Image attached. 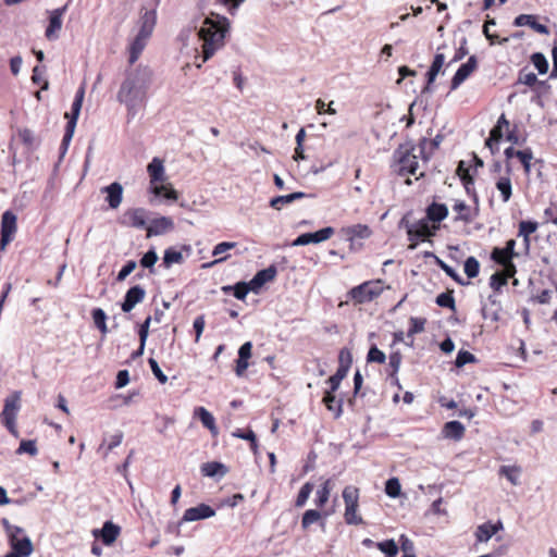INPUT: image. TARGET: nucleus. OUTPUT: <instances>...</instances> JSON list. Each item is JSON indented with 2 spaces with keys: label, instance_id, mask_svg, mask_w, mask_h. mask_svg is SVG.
Here are the masks:
<instances>
[{
  "label": "nucleus",
  "instance_id": "f257e3e1",
  "mask_svg": "<svg viewBox=\"0 0 557 557\" xmlns=\"http://www.w3.org/2000/svg\"><path fill=\"white\" fill-rule=\"evenodd\" d=\"M152 75V71L145 65L125 71V77L116 94V99L126 107L128 122L145 107Z\"/></svg>",
  "mask_w": 557,
  "mask_h": 557
},
{
  "label": "nucleus",
  "instance_id": "f03ea898",
  "mask_svg": "<svg viewBox=\"0 0 557 557\" xmlns=\"http://www.w3.org/2000/svg\"><path fill=\"white\" fill-rule=\"evenodd\" d=\"M228 27V20L221 15H212L203 20L198 30L199 39L202 41V62L208 61L223 46Z\"/></svg>",
  "mask_w": 557,
  "mask_h": 557
},
{
  "label": "nucleus",
  "instance_id": "7ed1b4c3",
  "mask_svg": "<svg viewBox=\"0 0 557 557\" xmlns=\"http://www.w3.org/2000/svg\"><path fill=\"white\" fill-rule=\"evenodd\" d=\"M157 23V13L154 9H143L138 20V33L129 45L128 62L133 65L145 49L149 38L152 35Z\"/></svg>",
  "mask_w": 557,
  "mask_h": 557
},
{
  "label": "nucleus",
  "instance_id": "20e7f679",
  "mask_svg": "<svg viewBox=\"0 0 557 557\" xmlns=\"http://www.w3.org/2000/svg\"><path fill=\"white\" fill-rule=\"evenodd\" d=\"M147 172L150 176V183L152 185L151 191L156 196H162L169 200H177L178 194L171 186V184L157 185V183L164 181V165L163 161L159 158H153L147 166Z\"/></svg>",
  "mask_w": 557,
  "mask_h": 557
},
{
  "label": "nucleus",
  "instance_id": "39448f33",
  "mask_svg": "<svg viewBox=\"0 0 557 557\" xmlns=\"http://www.w3.org/2000/svg\"><path fill=\"white\" fill-rule=\"evenodd\" d=\"M1 524L12 548L11 552L30 556L34 552V546L30 539L25 534L24 529L11 524L7 518L1 520Z\"/></svg>",
  "mask_w": 557,
  "mask_h": 557
},
{
  "label": "nucleus",
  "instance_id": "423d86ee",
  "mask_svg": "<svg viewBox=\"0 0 557 557\" xmlns=\"http://www.w3.org/2000/svg\"><path fill=\"white\" fill-rule=\"evenodd\" d=\"M421 156L418 148L407 143L400 145L393 154L395 162L398 164L396 170L399 175H414L418 169V158Z\"/></svg>",
  "mask_w": 557,
  "mask_h": 557
},
{
  "label": "nucleus",
  "instance_id": "0eeeda50",
  "mask_svg": "<svg viewBox=\"0 0 557 557\" xmlns=\"http://www.w3.org/2000/svg\"><path fill=\"white\" fill-rule=\"evenodd\" d=\"M21 392L16 391L4 399V406L0 413L2 424L14 436H18L16 417L21 408Z\"/></svg>",
  "mask_w": 557,
  "mask_h": 557
},
{
  "label": "nucleus",
  "instance_id": "6e6552de",
  "mask_svg": "<svg viewBox=\"0 0 557 557\" xmlns=\"http://www.w3.org/2000/svg\"><path fill=\"white\" fill-rule=\"evenodd\" d=\"M84 96H85V90L83 87H81L75 95L74 101L72 103L71 112L65 113L67 123H66V127H65V133L62 138V143H61L62 153L66 152L70 141L73 138L75 127L77 124V120H78V116H79V113L82 110Z\"/></svg>",
  "mask_w": 557,
  "mask_h": 557
},
{
  "label": "nucleus",
  "instance_id": "1a4fd4ad",
  "mask_svg": "<svg viewBox=\"0 0 557 557\" xmlns=\"http://www.w3.org/2000/svg\"><path fill=\"white\" fill-rule=\"evenodd\" d=\"M383 292L382 281H368L350 289L349 296L357 304H364L379 297Z\"/></svg>",
  "mask_w": 557,
  "mask_h": 557
},
{
  "label": "nucleus",
  "instance_id": "9d476101",
  "mask_svg": "<svg viewBox=\"0 0 557 557\" xmlns=\"http://www.w3.org/2000/svg\"><path fill=\"white\" fill-rule=\"evenodd\" d=\"M430 220L428 218L421 219L412 225H407V235L408 239L411 242L409 246L410 249H416L417 242L419 239L423 240L428 237H432L435 235L438 226H431L429 223Z\"/></svg>",
  "mask_w": 557,
  "mask_h": 557
},
{
  "label": "nucleus",
  "instance_id": "9b49d317",
  "mask_svg": "<svg viewBox=\"0 0 557 557\" xmlns=\"http://www.w3.org/2000/svg\"><path fill=\"white\" fill-rule=\"evenodd\" d=\"M15 232L16 215L12 211L3 212L1 216L0 250H4L7 245L13 240Z\"/></svg>",
  "mask_w": 557,
  "mask_h": 557
},
{
  "label": "nucleus",
  "instance_id": "f8f14e48",
  "mask_svg": "<svg viewBox=\"0 0 557 557\" xmlns=\"http://www.w3.org/2000/svg\"><path fill=\"white\" fill-rule=\"evenodd\" d=\"M335 233L334 228L331 226L321 228L313 233H304L300 234L293 243V246H305L309 244H319L324 240H327Z\"/></svg>",
  "mask_w": 557,
  "mask_h": 557
},
{
  "label": "nucleus",
  "instance_id": "ddd939ff",
  "mask_svg": "<svg viewBox=\"0 0 557 557\" xmlns=\"http://www.w3.org/2000/svg\"><path fill=\"white\" fill-rule=\"evenodd\" d=\"M478 59L475 55H471L468 61L459 66L450 83V90L457 89L476 69Z\"/></svg>",
  "mask_w": 557,
  "mask_h": 557
},
{
  "label": "nucleus",
  "instance_id": "4468645a",
  "mask_svg": "<svg viewBox=\"0 0 557 557\" xmlns=\"http://www.w3.org/2000/svg\"><path fill=\"white\" fill-rule=\"evenodd\" d=\"M67 10V4L63 5L62 8H58L55 10H52L50 12L49 16V25L46 28V37L49 40H54L59 37L58 33L61 30L62 27V17L64 13Z\"/></svg>",
  "mask_w": 557,
  "mask_h": 557
},
{
  "label": "nucleus",
  "instance_id": "2eb2a0df",
  "mask_svg": "<svg viewBox=\"0 0 557 557\" xmlns=\"http://www.w3.org/2000/svg\"><path fill=\"white\" fill-rule=\"evenodd\" d=\"M214 515L215 510L212 507L206 504H200L196 507L186 509L180 523L207 519L213 517Z\"/></svg>",
  "mask_w": 557,
  "mask_h": 557
},
{
  "label": "nucleus",
  "instance_id": "dca6fc26",
  "mask_svg": "<svg viewBox=\"0 0 557 557\" xmlns=\"http://www.w3.org/2000/svg\"><path fill=\"white\" fill-rule=\"evenodd\" d=\"M146 296V290L140 285H135L131 287L124 297V300L121 305L123 312H131L134 307L141 302Z\"/></svg>",
  "mask_w": 557,
  "mask_h": 557
},
{
  "label": "nucleus",
  "instance_id": "f3484780",
  "mask_svg": "<svg viewBox=\"0 0 557 557\" xmlns=\"http://www.w3.org/2000/svg\"><path fill=\"white\" fill-rule=\"evenodd\" d=\"M513 25L517 27L529 26L533 30L542 35H548L549 29L546 25L537 22V16L533 14H520L513 20Z\"/></svg>",
  "mask_w": 557,
  "mask_h": 557
},
{
  "label": "nucleus",
  "instance_id": "a211bd4d",
  "mask_svg": "<svg viewBox=\"0 0 557 557\" xmlns=\"http://www.w3.org/2000/svg\"><path fill=\"white\" fill-rule=\"evenodd\" d=\"M275 275L276 268L274 265L258 271L249 282L251 290L257 293L265 283L274 280Z\"/></svg>",
  "mask_w": 557,
  "mask_h": 557
},
{
  "label": "nucleus",
  "instance_id": "6ab92c4d",
  "mask_svg": "<svg viewBox=\"0 0 557 557\" xmlns=\"http://www.w3.org/2000/svg\"><path fill=\"white\" fill-rule=\"evenodd\" d=\"M174 227V222L171 218L161 216L151 221L147 226V237L162 235Z\"/></svg>",
  "mask_w": 557,
  "mask_h": 557
},
{
  "label": "nucleus",
  "instance_id": "aec40b11",
  "mask_svg": "<svg viewBox=\"0 0 557 557\" xmlns=\"http://www.w3.org/2000/svg\"><path fill=\"white\" fill-rule=\"evenodd\" d=\"M102 193L107 194V202L111 209H116L120 207L123 199V186L114 182L101 189Z\"/></svg>",
  "mask_w": 557,
  "mask_h": 557
},
{
  "label": "nucleus",
  "instance_id": "412c9836",
  "mask_svg": "<svg viewBox=\"0 0 557 557\" xmlns=\"http://www.w3.org/2000/svg\"><path fill=\"white\" fill-rule=\"evenodd\" d=\"M453 210L457 212V215L455 216V221H462L465 223H470L474 220V218L478 215V208L472 210L470 206H468L462 200H456Z\"/></svg>",
  "mask_w": 557,
  "mask_h": 557
},
{
  "label": "nucleus",
  "instance_id": "4be33fe9",
  "mask_svg": "<svg viewBox=\"0 0 557 557\" xmlns=\"http://www.w3.org/2000/svg\"><path fill=\"white\" fill-rule=\"evenodd\" d=\"M120 534V527L111 521H106L101 530H95L94 535L101 536L103 544L111 545Z\"/></svg>",
  "mask_w": 557,
  "mask_h": 557
},
{
  "label": "nucleus",
  "instance_id": "5701e85b",
  "mask_svg": "<svg viewBox=\"0 0 557 557\" xmlns=\"http://www.w3.org/2000/svg\"><path fill=\"white\" fill-rule=\"evenodd\" d=\"M444 139L442 134H437L433 139L422 138L419 143L418 150L424 160H429L435 149L440 147Z\"/></svg>",
  "mask_w": 557,
  "mask_h": 557
},
{
  "label": "nucleus",
  "instance_id": "b1692460",
  "mask_svg": "<svg viewBox=\"0 0 557 557\" xmlns=\"http://www.w3.org/2000/svg\"><path fill=\"white\" fill-rule=\"evenodd\" d=\"M124 216L128 219L129 226L144 228L147 225V211L144 208L131 209L125 212Z\"/></svg>",
  "mask_w": 557,
  "mask_h": 557
},
{
  "label": "nucleus",
  "instance_id": "393cba45",
  "mask_svg": "<svg viewBox=\"0 0 557 557\" xmlns=\"http://www.w3.org/2000/svg\"><path fill=\"white\" fill-rule=\"evenodd\" d=\"M447 215H448V208L444 203L432 202L426 208V218H428V220H430L432 222L440 223L443 220H445L447 218Z\"/></svg>",
  "mask_w": 557,
  "mask_h": 557
},
{
  "label": "nucleus",
  "instance_id": "a878e982",
  "mask_svg": "<svg viewBox=\"0 0 557 557\" xmlns=\"http://www.w3.org/2000/svg\"><path fill=\"white\" fill-rule=\"evenodd\" d=\"M502 528L503 524L500 522H498L497 524L485 522L479 525L475 531L478 542H487Z\"/></svg>",
  "mask_w": 557,
  "mask_h": 557
},
{
  "label": "nucleus",
  "instance_id": "bb28decb",
  "mask_svg": "<svg viewBox=\"0 0 557 557\" xmlns=\"http://www.w3.org/2000/svg\"><path fill=\"white\" fill-rule=\"evenodd\" d=\"M443 434L447 438L460 440L465 434V426L459 421H449L444 424Z\"/></svg>",
  "mask_w": 557,
  "mask_h": 557
},
{
  "label": "nucleus",
  "instance_id": "cd10ccee",
  "mask_svg": "<svg viewBox=\"0 0 557 557\" xmlns=\"http://www.w3.org/2000/svg\"><path fill=\"white\" fill-rule=\"evenodd\" d=\"M195 416L199 418V420L201 421L202 425L205 428H207L208 430H210V432L213 435L218 434V428L215 425V420H214V417L212 416L211 412H209L203 407H197L195 409Z\"/></svg>",
  "mask_w": 557,
  "mask_h": 557
},
{
  "label": "nucleus",
  "instance_id": "c85d7f7f",
  "mask_svg": "<svg viewBox=\"0 0 557 557\" xmlns=\"http://www.w3.org/2000/svg\"><path fill=\"white\" fill-rule=\"evenodd\" d=\"M201 472L206 476H224L227 473L225 465L218 461L206 462L201 466Z\"/></svg>",
  "mask_w": 557,
  "mask_h": 557
},
{
  "label": "nucleus",
  "instance_id": "c756f323",
  "mask_svg": "<svg viewBox=\"0 0 557 557\" xmlns=\"http://www.w3.org/2000/svg\"><path fill=\"white\" fill-rule=\"evenodd\" d=\"M345 234L351 240L354 238H368L371 235V230L366 224H355L344 230Z\"/></svg>",
  "mask_w": 557,
  "mask_h": 557
},
{
  "label": "nucleus",
  "instance_id": "7c9ffc66",
  "mask_svg": "<svg viewBox=\"0 0 557 557\" xmlns=\"http://www.w3.org/2000/svg\"><path fill=\"white\" fill-rule=\"evenodd\" d=\"M503 136H504V128L496 124L491 129L490 136L485 141V146L490 148V150L493 154L498 150L497 145L502 140Z\"/></svg>",
  "mask_w": 557,
  "mask_h": 557
},
{
  "label": "nucleus",
  "instance_id": "2f4dec72",
  "mask_svg": "<svg viewBox=\"0 0 557 557\" xmlns=\"http://www.w3.org/2000/svg\"><path fill=\"white\" fill-rule=\"evenodd\" d=\"M183 262H184V257L181 251L176 250L173 247H170L164 250V255L162 258V264L164 265V268L169 269L174 263L181 264Z\"/></svg>",
  "mask_w": 557,
  "mask_h": 557
},
{
  "label": "nucleus",
  "instance_id": "473e14b6",
  "mask_svg": "<svg viewBox=\"0 0 557 557\" xmlns=\"http://www.w3.org/2000/svg\"><path fill=\"white\" fill-rule=\"evenodd\" d=\"M358 507L359 504L345 506L344 519L347 524L358 525L363 523L362 517L358 515Z\"/></svg>",
  "mask_w": 557,
  "mask_h": 557
},
{
  "label": "nucleus",
  "instance_id": "72a5a7b5",
  "mask_svg": "<svg viewBox=\"0 0 557 557\" xmlns=\"http://www.w3.org/2000/svg\"><path fill=\"white\" fill-rule=\"evenodd\" d=\"M521 468L518 466H502L499 468V474L505 476L512 485H519V475Z\"/></svg>",
  "mask_w": 557,
  "mask_h": 557
},
{
  "label": "nucleus",
  "instance_id": "f704fd0d",
  "mask_svg": "<svg viewBox=\"0 0 557 557\" xmlns=\"http://www.w3.org/2000/svg\"><path fill=\"white\" fill-rule=\"evenodd\" d=\"M457 173L463 183V186L467 190V193H470V187L474 184V180L472 175L470 174V169L466 166L465 161H460L457 168Z\"/></svg>",
  "mask_w": 557,
  "mask_h": 557
},
{
  "label": "nucleus",
  "instance_id": "c9c22d12",
  "mask_svg": "<svg viewBox=\"0 0 557 557\" xmlns=\"http://www.w3.org/2000/svg\"><path fill=\"white\" fill-rule=\"evenodd\" d=\"M323 403L326 408L335 412V417L338 418L342 414V400L336 401L335 395L332 392H325L323 396Z\"/></svg>",
  "mask_w": 557,
  "mask_h": 557
},
{
  "label": "nucleus",
  "instance_id": "e433bc0d",
  "mask_svg": "<svg viewBox=\"0 0 557 557\" xmlns=\"http://www.w3.org/2000/svg\"><path fill=\"white\" fill-rule=\"evenodd\" d=\"M496 188L499 190L503 201H509L512 195V186L509 177H500L496 183Z\"/></svg>",
  "mask_w": 557,
  "mask_h": 557
},
{
  "label": "nucleus",
  "instance_id": "4c0bfd02",
  "mask_svg": "<svg viewBox=\"0 0 557 557\" xmlns=\"http://www.w3.org/2000/svg\"><path fill=\"white\" fill-rule=\"evenodd\" d=\"M344 354H345V349H342L339 352V367L337 368V370L334 374L341 381H343L346 377V375L349 371L350 364H351L350 352H347V362L346 363L344 361Z\"/></svg>",
  "mask_w": 557,
  "mask_h": 557
},
{
  "label": "nucleus",
  "instance_id": "58836bf2",
  "mask_svg": "<svg viewBox=\"0 0 557 557\" xmlns=\"http://www.w3.org/2000/svg\"><path fill=\"white\" fill-rule=\"evenodd\" d=\"M531 62L537 70L539 74L543 75L547 73L549 67L548 61L542 52H534L531 55Z\"/></svg>",
  "mask_w": 557,
  "mask_h": 557
},
{
  "label": "nucleus",
  "instance_id": "ea45409f",
  "mask_svg": "<svg viewBox=\"0 0 557 557\" xmlns=\"http://www.w3.org/2000/svg\"><path fill=\"white\" fill-rule=\"evenodd\" d=\"M343 499L345 506L359 504V490L352 485H348L343 490Z\"/></svg>",
  "mask_w": 557,
  "mask_h": 557
},
{
  "label": "nucleus",
  "instance_id": "a19ab883",
  "mask_svg": "<svg viewBox=\"0 0 557 557\" xmlns=\"http://www.w3.org/2000/svg\"><path fill=\"white\" fill-rule=\"evenodd\" d=\"M330 493H331V480H326L317 492L315 505L318 507H323L329 500Z\"/></svg>",
  "mask_w": 557,
  "mask_h": 557
},
{
  "label": "nucleus",
  "instance_id": "79ce46f5",
  "mask_svg": "<svg viewBox=\"0 0 557 557\" xmlns=\"http://www.w3.org/2000/svg\"><path fill=\"white\" fill-rule=\"evenodd\" d=\"M463 270L469 278H474L480 272V263L474 257H468L465 261Z\"/></svg>",
  "mask_w": 557,
  "mask_h": 557
},
{
  "label": "nucleus",
  "instance_id": "37998d69",
  "mask_svg": "<svg viewBox=\"0 0 557 557\" xmlns=\"http://www.w3.org/2000/svg\"><path fill=\"white\" fill-rule=\"evenodd\" d=\"M376 546L386 557H395L398 553V546L394 540L380 542Z\"/></svg>",
  "mask_w": 557,
  "mask_h": 557
},
{
  "label": "nucleus",
  "instance_id": "c03bdc74",
  "mask_svg": "<svg viewBox=\"0 0 557 557\" xmlns=\"http://www.w3.org/2000/svg\"><path fill=\"white\" fill-rule=\"evenodd\" d=\"M436 305L443 308H448L451 310L456 309L455 298L453 296V292L441 293L435 300Z\"/></svg>",
  "mask_w": 557,
  "mask_h": 557
},
{
  "label": "nucleus",
  "instance_id": "a18cd8bd",
  "mask_svg": "<svg viewBox=\"0 0 557 557\" xmlns=\"http://www.w3.org/2000/svg\"><path fill=\"white\" fill-rule=\"evenodd\" d=\"M312 490H313V484L312 483H310V482L305 483L301 486V488H300V491H299V493L297 495V498H296V502H295V506L296 507L305 506V504L307 503L310 494L312 493Z\"/></svg>",
  "mask_w": 557,
  "mask_h": 557
},
{
  "label": "nucleus",
  "instance_id": "49530a36",
  "mask_svg": "<svg viewBox=\"0 0 557 557\" xmlns=\"http://www.w3.org/2000/svg\"><path fill=\"white\" fill-rule=\"evenodd\" d=\"M92 319L95 322V325L100 330L102 334H106L108 332V327L106 324V312L101 308H96L92 310Z\"/></svg>",
  "mask_w": 557,
  "mask_h": 557
},
{
  "label": "nucleus",
  "instance_id": "de8ad7c7",
  "mask_svg": "<svg viewBox=\"0 0 557 557\" xmlns=\"http://www.w3.org/2000/svg\"><path fill=\"white\" fill-rule=\"evenodd\" d=\"M401 491V486L399 480L397 478H391L385 483V493L392 497L396 498L399 496Z\"/></svg>",
  "mask_w": 557,
  "mask_h": 557
},
{
  "label": "nucleus",
  "instance_id": "09e8293b",
  "mask_svg": "<svg viewBox=\"0 0 557 557\" xmlns=\"http://www.w3.org/2000/svg\"><path fill=\"white\" fill-rule=\"evenodd\" d=\"M320 519H321V513L318 510L309 509L302 516L301 527L304 529H307L311 524L318 522Z\"/></svg>",
  "mask_w": 557,
  "mask_h": 557
},
{
  "label": "nucleus",
  "instance_id": "8fccbe9b",
  "mask_svg": "<svg viewBox=\"0 0 557 557\" xmlns=\"http://www.w3.org/2000/svg\"><path fill=\"white\" fill-rule=\"evenodd\" d=\"M158 261V255L154 249H149L140 259V265L153 272V265Z\"/></svg>",
  "mask_w": 557,
  "mask_h": 557
},
{
  "label": "nucleus",
  "instance_id": "3c124183",
  "mask_svg": "<svg viewBox=\"0 0 557 557\" xmlns=\"http://www.w3.org/2000/svg\"><path fill=\"white\" fill-rule=\"evenodd\" d=\"M517 158L522 163L524 172L529 174L531 171V160L533 159L532 150L527 148L524 150L518 151Z\"/></svg>",
  "mask_w": 557,
  "mask_h": 557
},
{
  "label": "nucleus",
  "instance_id": "603ef678",
  "mask_svg": "<svg viewBox=\"0 0 557 557\" xmlns=\"http://www.w3.org/2000/svg\"><path fill=\"white\" fill-rule=\"evenodd\" d=\"M368 362L384 363L386 361V355L380 350L375 345H372L367 355Z\"/></svg>",
  "mask_w": 557,
  "mask_h": 557
},
{
  "label": "nucleus",
  "instance_id": "864d4df0",
  "mask_svg": "<svg viewBox=\"0 0 557 557\" xmlns=\"http://www.w3.org/2000/svg\"><path fill=\"white\" fill-rule=\"evenodd\" d=\"M539 227V224L534 221H521L519 223L518 236L530 237Z\"/></svg>",
  "mask_w": 557,
  "mask_h": 557
},
{
  "label": "nucleus",
  "instance_id": "5fc2aeb1",
  "mask_svg": "<svg viewBox=\"0 0 557 557\" xmlns=\"http://www.w3.org/2000/svg\"><path fill=\"white\" fill-rule=\"evenodd\" d=\"M491 259L499 264V265H505L506 263H508L510 260H512V258H510V256L506 255L504 252L503 249H500V247H494L492 252H491Z\"/></svg>",
  "mask_w": 557,
  "mask_h": 557
},
{
  "label": "nucleus",
  "instance_id": "6e6d98bb",
  "mask_svg": "<svg viewBox=\"0 0 557 557\" xmlns=\"http://www.w3.org/2000/svg\"><path fill=\"white\" fill-rule=\"evenodd\" d=\"M17 454H29L30 456H36L38 453L36 442L33 440L22 441L16 450Z\"/></svg>",
  "mask_w": 557,
  "mask_h": 557
},
{
  "label": "nucleus",
  "instance_id": "4d7b16f0",
  "mask_svg": "<svg viewBox=\"0 0 557 557\" xmlns=\"http://www.w3.org/2000/svg\"><path fill=\"white\" fill-rule=\"evenodd\" d=\"M425 319L422 318H410V329L407 333L408 337H412L414 334L424 331Z\"/></svg>",
  "mask_w": 557,
  "mask_h": 557
},
{
  "label": "nucleus",
  "instance_id": "13d9d810",
  "mask_svg": "<svg viewBox=\"0 0 557 557\" xmlns=\"http://www.w3.org/2000/svg\"><path fill=\"white\" fill-rule=\"evenodd\" d=\"M436 264L454 281H456L459 284H465L460 277V275L446 262H444L442 259L435 257Z\"/></svg>",
  "mask_w": 557,
  "mask_h": 557
},
{
  "label": "nucleus",
  "instance_id": "bf43d9fd",
  "mask_svg": "<svg viewBox=\"0 0 557 557\" xmlns=\"http://www.w3.org/2000/svg\"><path fill=\"white\" fill-rule=\"evenodd\" d=\"M249 290H251L250 285L246 282H238L233 286V295L239 300H244Z\"/></svg>",
  "mask_w": 557,
  "mask_h": 557
},
{
  "label": "nucleus",
  "instance_id": "052dcab7",
  "mask_svg": "<svg viewBox=\"0 0 557 557\" xmlns=\"http://www.w3.org/2000/svg\"><path fill=\"white\" fill-rule=\"evenodd\" d=\"M475 360V357L473 354H471L468 350H459L455 360V366L457 368H461L466 366L467 363L473 362Z\"/></svg>",
  "mask_w": 557,
  "mask_h": 557
},
{
  "label": "nucleus",
  "instance_id": "680f3d73",
  "mask_svg": "<svg viewBox=\"0 0 557 557\" xmlns=\"http://www.w3.org/2000/svg\"><path fill=\"white\" fill-rule=\"evenodd\" d=\"M148 363L150 366V369L153 373V375L156 376V379L161 383V384H164L168 382V376L163 373V371L161 370V368L159 367V363L157 362L156 359L153 358H149L148 360Z\"/></svg>",
  "mask_w": 557,
  "mask_h": 557
},
{
  "label": "nucleus",
  "instance_id": "e2e57ef3",
  "mask_svg": "<svg viewBox=\"0 0 557 557\" xmlns=\"http://www.w3.org/2000/svg\"><path fill=\"white\" fill-rule=\"evenodd\" d=\"M518 82L530 87L539 83L536 75L525 70L519 72Z\"/></svg>",
  "mask_w": 557,
  "mask_h": 557
},
{
  "label": "nucleus",
  "instance_id": "0e129e2a",
  "mask_svg": "<svg viewBox=\"0 0 557 557\" xmlns=\"http://www.w3.org/2000/svg\"><path fill=\"white\" fill-rule=\"evenodd\" d=\"M507 276H504L500 272H496L490 278V286L498 292L503 286L507 285Z\"/></svg>",
  "mask_w": 557,
  "mask_h": 557
},
{
  "label": "nucleus",
  "instance_id": "69168bd1",
  "mask_svg": "<svg viewBox=\"0 0 557 557\" xmlns=\"http://www.w3.org/2000/svg\"><path fill=\"white\" fill-rule=\"evenodd\" d=\"M137 267L135 260H128L117 273L116 280L119 282L124 281Z\"/></svg>",
  "mask_w": 557,
  "mask_h": 557
},
{
  "label": "nucleus",
  "instance_id": "338daca9",
  "mask_svg": "<svg viewBox=\"0 0 557 557\" xmlns=\"http://www.w3.org/2000/svg\"><path fill=\"white\" fill-rule=\"evenodd\" d=\"M234 436L249 441L250 445H251V449L253 451H256L257 438H256V434L253 433V431L248 430V431L244 432V431L238 430L234 433Z\"/></svg>",
  "mask_w": 557,
  "mask_h": 557
},
{
  "label": "nucleus",
  "instance_id": "774afa93",
  "mask_svg": "<svg viewBox=\"0 0 557 557\" xmlns=\"http://www.w3.org/2000/svg\"><path fill=\"white\" fill-rule=\"evenodd\" d=\"M290 195L276 196L271 199L270 206L275 210H281L283 206L292 203Z\"/></svg>",
  "mask_w": 557,
  "mask_h": 557
}]
</instances>
